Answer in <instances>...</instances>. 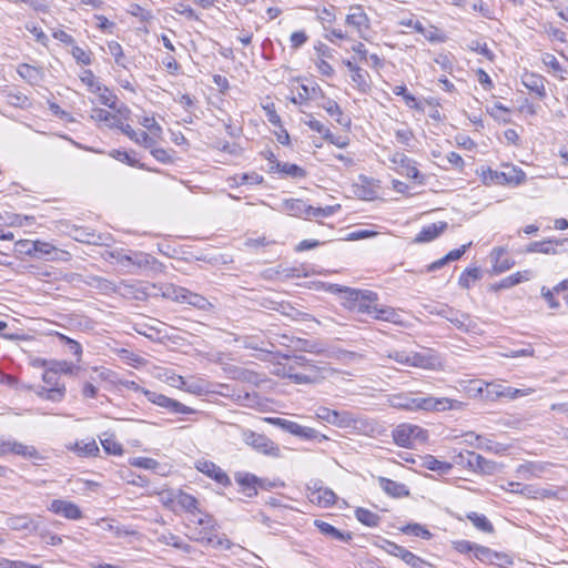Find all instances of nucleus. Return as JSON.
Instances as JSON below:
<instances>
[{
    "instance_id": "nucleus-19",
    "label": "nucleus",
    "mask_w": 568,
    "mask_h": 568,
    "mask_svg": "<svg viewBox=\"0 0 568 568\" xmlns=\"http://www.w3.org/2000/svg\"><path fill=\"white\" fill-rule=\"evenodd\" d=\"M335 121L343 128L349 129L352 124V120L348 115H345L339 104L332 99H327L321 105Z\"/></svg>"
},
{
    "instance_id": "nucleus-24",
    "label": "nucleus",
    "mask_w": 568,
    "mask_h": 568,
    "mask_svg": "<svg viewBox=\"0 0 568 568\" xmlns=\"http://www.w3.org/2000/svg\"><path fill=\"white\" fill-rule=\"evenodd\" d=\"M490 256L493 270L497 274L508 271L514 265V261L506 256V250L503 247L494 248Z\"/></svg>"
},
{
    "instance_id": "nucleus-9",
    "label": "nucleus",
    "mask_w": 568,
    "mask_h": 568,
    "mask_svg": "<svg viewBox=\"0 0 568 568\" xmlns=\"http://www.w3.org/2000/svg\"><path fill=\"white\" fill-rule=\"evenodd\" d=\"M455 463L457 465L468 467L469 469H471L474 471H481V473H486V474L491 473L494 469L493 462L487 460L481 455H479L475 452H471V450H466L465 453H459L455 457Z\"/></svg>"
},
{
    "instance_id": "nucleus-16",
    "label": "nucleus",
    "mask_w": 568,
    "mask_h": 568,
    "mask_svg": "<svg viewBox=\"0 0 568 568\" xmlns=\"http://www.w3.org/2000/svg\"><path fill=\"white\" fill-rule=\"evenodd\" d=\"M6 525L12 530L23 531L26 534H31L36 531L38 528L37 521L29 515H18L8 517L6 520Z\"/></svg>"
},
{
    "instance_id": "nucleus-59",
    "label": "nucleus",
    "mask_w": 568,
    "mask_h": 568,
    "mask_svg": "<svg viewBox=\"0 0 568 568\" xmlns=\"http://www.w3.org/2000/svg\"><path fill=\"white\" fill-rule=\"evenodd\" d=\"M339 209H341L339 204L327 205L325 207L312 206L313 212L311 213V219L312 217H328V216L333 215L335 212H337Z\"/></svg>"
},
{
    "instance_id": "nucleus-62",
    "label": "nucleus",
    "mask_w": 568,
    "mask_h": 568,
    "mask_svg": "<svg viewBox=\"0 0 568 568\" xmlns=\"http://www.w3.org/2000/svg\"><path fill=\"white\" fill-rule=\"evenodd\" d=\"M18 73L26 80L32 81L37 79L39 71L37 68L29 65L27 63H22L17 69Z\"/></svg>"
},
{
    "instance_id": "nucleus-48",
    "label": "nucleus",
    "mask_w": 568,
    "mask_h": 568,
    "mask_svg": "<svg viewBox=\"0 0 568 568\" xmlns=\"http://www.w3.org/2000/svg\"><path fill=\"white\" fill-rule=\"evenodd\" d=\"M501 384L496 382H485L484 399L487 402H496L500 399Z\"/></svg>"
},
{
    "instance_id": "nucleus-49",
    "label": "nucleus",
    "mask_w": 568,
    "mask_h": 568,
    "mask_svg": "<svg viewBox=\"0 0 568 568\" xmlns=\"http://www.w3.org/2000/svg\"><path fill=\"white\" fill-rule=\"evenodd\" d=\"M382 548L389 555L400 558L402 560L408 555L409 550L393 541L384 540Z\"/></svg>"
},
{
    "instance_id": "nucleus-18",
    "label": "nucleus",
    "mask_w": 568,
    "mask_h": 568,
    "mask_svg": "<svg viewBox=\"0 0 568 568\" xmlns=\"http://www.w3.org/2000/svg\"><path fill=\"white\" fill-rule=\"evenodd\" d=\"M545 81L546 79L542 75L536 73H525L521 77V83L525 88L535 93L539 99L546 97Z\"/></svg>"
},
{
    "instance_id": "nucleus-53",
    "label": "nucleus",
    "mask_w": 568,
    "mask_h": 568,
    "mask_svg": "<svg viewBox=\"0 0 568 568\" xmlns=\"http://www.w3.org/2000/svg\"><path fill=\"white\" fill-rule=\"evenodd\" d=\"M99 102L110 109H115V102L118 97L113 94L105 85L101 89L100 93H97Z\"/></svg>"
},
{
    "instance_id": "nucleus-55",
    "label": "nucleus",
    "mask_w": 568,
    "mask_h": 568,
    "mask_svg": "<svg viewBox=\"0 0 568 568\" xmlns=\"http://www.w3.org/2000/svg\"><path fill=\"white\" fill-rule=\"evenodd\" d=\"M57 336L61 342H63L68 346L69 352L75 355L79 361L82 354V346L80 345V343L61 333H57Z\"/></svg>"
},
{
    "instance_id": "nucleus-14",
    "label": "nucleus",
    "mask_w": 568,
    "mask_h": 568,
    "mask_svg": "<svg viewBox=\"0 0 568 568\" xmlns=\"http://www.w3.org/2000/svg\"><path fill=\"white\" fill-rule=\"evenodd\" d=\"M48 509L71 520H77L82 517V511L78 505L63 499H53Z\"/></svg>"
},
{
    "instance_id": "nucleus-35",
    "label": "nucleus",
    "mask_w": 568,
    "mask_h": 568,
    "mask_svg": "<svg viewBox=\"0 0 568 568\" xmlns=\"http://www.w3.org/2000/svg\"><path fill=\"white\" fill-rule=\"evenodd\" d=\"M176 503L189 514V516L193 515L194 511L200 510L197 508V499L190 494L180 491L176 496Z\"/></svg>"
},
{
    "instance_id": "nucleus-41",
    "label": "nucleus",
    "mask_w": 568,
    "mask_h": 568,
    "mask_svg": "<svg viewBox=\"0 0 568 568\" xmlns=\"http://www.w3.org/2000/svg\"><path fill=\"white\" fill-rule=\"evenodd\" d=\"M122 261H128L134 265H138L139 267H146L156 262V260L153 256L145 253H134L133 255H124Z\"/></svg>"
},
{
    "instance_id": "nucleus-36",
    "label": "nucleus",
    "mask_w": 568,
    "mask_h": 568,
    "mask_svg": "<svg viewBox=\"0 0 568 568\" xmlns=\"http://www.w3.org/2000/svg\"><path fill=\"white\" fill-rule=\"evenodd\" d=\"M467 519L471 521V524L480 531L483 532H493L494 527L491 523L488 520V518L483 515L475 511L467 514Z\"/></svg>"
},
{
    "instance_id": "nucleus-2",
    "label": "nucleus",
    "mask_w": 568,
    "mask_h": 568,
    "mask_svg": "<svg viewBox=\"0 0 568 568\" xmlns=\"http://www.w3.org/2000/svg\"><path fill=\"white\" fill-rule=\"evenodd\" d=\"M189 526H193L194 528L193 539L202 545L221 546L226 549L231 547L229 539H221L213 535L216 528V521L210 514L203 513L201 509L194 511L193 515L189 516Z\"/></svg>"
},
{
    "instance_id": "nucleus-50",
    "label": "nucleus",
    "mask_w": 568,
    "mask_h": 568,
    "mask_svg": "<svg viewBox=\"0 0 568 568\" xmlns=\"http://www.w3.org/2000/svg\"><path fill=\"white\" fill-rule=\"evenodd\" d=\"M531 389H520V388H514L510 386H505L501 384L500 388V398H507V399H515L521 396H526L530 394Z\"/></svg>"
},
{
    "instance_id": "nucleus-40",
    "label": "nucleus",
    "mask_w": 568,
    "mask_h": 568,
    "mask_svg": "<svg viewBox=\"0 0 568 568\" xmlns=\"http://www.w3.org/2000/svg\"><path fill=\"white\" fill-rule=\"evenodd\" d=\"M268 420L273 425L278 426L283 430H285L294 436H297V437L300 436L301 430L303 428L302 425H300L295 422L288 420V419H284V418H270Z\"/></svg>"
},
{
    "instance_id": "nucleus-63",
    "label": "nucleus",
    "mask_w": 568,
    "mask_h": 568,
    "mask_svg": "<svg viewBox=\"0 0 568 568\" xmlns=\"http://www.w3.org/2000/svg\"><path fill=\"white\" fill-rule=\"evenodd\" d=\"M524 280H528V277L524 276L520 272H517L515 274H511V275L503 278L499 284V287L509 288V287H513V286L521 283Z\"/></svg>"
},
{
    "instance_id": "nucleus-58",
    "label": "nucleus",
    "mask_w": 568,
    "mask_h": 568,
    "mask_svg": "<svg viewBox=\"0 0 568 568\" xmlns=\"http://www.w3.org/2000/svg\"><path fill=\"white\" fill-rule=\"evenodd\" d=\"M130 465L143 469H155L159 466V463L149 457H134L130 459Z\"/></svg>"
},
{
    "instance_id": "nucleus-34",
    "label": "nucleus",
    "mask_w": 568,
    "mask_h": 568,
    "mask_svg": "<svg viewBox=\"0 0 568 568\" xmlns=\"http://www.w3.org/2000/svg\"><path fill=\"white\" fill-rule=\"evenodd\" d=\"M72 449H74L81 457L97 456L100 452L99 446L94 439L89 442H77Z\"/></svg>"
},
{
    "instance_id": "nucleus-43",
    "label": "nucleus",
    "mask_w": 568,
    "mask_h": 568,
    "mask_svg": "<svg viewBox=\"0 0 568 568\" xmlns=\"http://www.w3.org/2000/svg\"><path fill=\"white\" fill-rule=\"evenodd\" d=\"M480 276L481 272L478 267L466 268L459 276L458 284L464 288H468L470 286V281H477Z\"/></svg>"
},
{
    "instance_id": "nucleus-10",
    "label": "nucleus",
    "mask_w": 568,
    "mask_h": 568,
    "mask_svg": "<svg viewBox=\"0 0 568 568\" xmlns=\"http://www.w3.org/2000/svg\"><path fill=\"white\" fill-rule=\"evenodd\" d=\"M143 394L146 397V399L162 408L168 409L171 413L174 414H192L194 413V409L180 403L179 400H175L173 398H170L163 394H159L149 389H143Z\"/></svg>"
},
{
    "instance_id": "nucleus-45",
    "label": "nucleus",
    "mask_w": 568,
    "mask_h": 568,
    "mask_svg": "<svg viewBox=\"0 0 568 568\" xmlns=\"http://www.w3.org/2000/svg\"><path fill=\"white\" fill-rule=\"evenodd\" d=\"M159 540L165 545H170V546L181 549L183 551H186V552L190 551V545L184 544L182 541V539L174 534L169 532L166 535H162Z\"/></svg>"
},
{
    "instance_id": "nucleus-64",
    "label": "nucleus",
    "mask_w": 568,
    "mask_h": 568,
    "mask_svg": "<svg viewBox=\"0 0 568 568\" xmlns=\"http://www.w3.org/2000/svg\"><path fill=\"white\" fill-rule=\"evenodd\" d=\"M140 123L145 129H148L152 135H160L162 132L161 125L155 121L154 118L144 116Z\"/></svg>"
},
{
    "instance_id": "nucleus-60",
    "label": "nucleus",
    "mask_w": 568,
    "mask_h": 568,
    "mask_svg": "<svg viewBox=\"0 0 568 568\" xmlns=\"http://www.w3.org/2000/svg\"><path fill=\"white\" fill-rule=\"evenodd\" d=\"M298 437H301L303 439H308V440H317L318 443H322L327 439V437L325 435L321 434L320 432H317L314 428L306 427V426H303Z\"/></svg>"
},
{
    "instance_id": "nucleus-5",
    "label": "nucleus",
    "mask_w": 568,
    "mask_h": 568,
    "mask_svg": "<svg viewBox=\"0 0 568 568\" xmlns=\"http://www.w3.org/2000/svg\"><path fill=\"white\" fill-rule=\"evenodd\" d=\"M161 295L168 300L186 303L196 307L197 310H207L211 303L202 295L193 293L185 287L166 284L160 287Z\"/></svg>"
},
{
    "instance_id": "nucleus-57",
    "label": "nucleus",
    "mask_w": 568,
    "mask_h": 568,
    "mask_svg": "<svg viewBox=\"0 0 568 568\" xmlns=\"http://www.w3.org/2000/svg\"><path fill=\"white\" fill-rule=\"evenodd\" d=\"M34 245L37 247H34L32 256L38 258L47 257L51 255L55 250L52 244L45 242L36 241Z\"/></svg>"
},
{
    "instance_id": "nucleus-44",
    "label": "nucleus",
    "mask_w": 568,
    "mask_h": 568,
    "mask_svg": "<svg viewBox=\"0 0 568 568\" xmlns=\"http://www.w3.org/2000/svg\"><path fill=\"white\" fill-rule=\"evenodd\" d=\"M109 53L114 58L115 63L119 67L126 69L125 57L121 44L116 41H110L108 43Z\"/></svg>"
},
{
    "instance_id": "nucleus-20",
    "label": "nucleus",
    "mask_w": 568,
    "mask_h": 568,
    "mask_svg": "<svg viewBox=\"0 0 568 568\" xmlns=\"http://www.w3.org/2000/svg\"><path fill=\"white\" fill-rule=\"evenodd\" d=\"M368 18L361 6L351 7V12L346 16V23L354 27L359 34L363 29L368 28Z\"/></svg>"
},
{
    "instance_id": "nucleus-33",
    "label": "nucleus",
    "mask_w": 568,
    "mask_h": 568,
    "mask_svg": "<svg viewBox=\"0 0 568 568\" xmlns=\"http://www.w3.org/2000/svg\"><path fill=\"white\" fill-rule=\"evenodd\" d=\"M490 173L494 174L497 183L520 184L526 179V175L521 170L517 171L515 169H511V171L509 173H506V172H501V173L490 172Z\"/></svg>"
},
{
    "instance_id": "nucleus-15",
    "label": "nucleus",
    "mask_w": 568,
    "mask_h": 568,
    "mask_svg": "<svg viewBox=\"0 0 568 568\" xmlns=\"http://www.w3.org/2000/svg\"><path fill=\"white\" fill-rule=\"evenodd\" d=\"M282 211L286 212L291 216L304 217L310 220L312 205H308L301 199H288L282 202Z\"/></svg>"
},
{
    "instance_id": "nucleus-26",
    "label": "nucleus",
    "mask_w": 568,
    "mask_h": 568,
    "mask_svg": "<svg viewBox=\"0 0 568 568\" xmlns=\"http://www.w3.org/2000/svg\"><path fill=\"white\" fill-rule=\"evenodd\" d=\"M317 417L336 426H344L348 422L347 413H339L334 409H329L327 407H320L317 409Z\"/></svg>"
},
{
    "instance_id": "nucleus-30",
    "label": "nucleus",
    "mask_w": 568,
    "mask_h": 568,
    "mask_svg": "<svg viewBox=\"0 0 568 568\" xmlns=\"http://www.w3.org/2000/svg\"><path fill=\"white\" fill-rule=\"evenodd\" d=\"M91 118L97 122H104L109 128H116L121 124V118L104 109H92Z\"/></svg>"
},
{
    "instance_id": "nucleus-29",
    "label": "nucleus",
    "mask_w": 568,
    "mask_h": 568,
    "mask_svg": "<svg viewBox=\"0 0 568 568\" xmlns=\"http://www.w3.org/2000/svg\"><path fill=\"white\" fill-rule=\"evenodd\" d=\"M315 526L318 528V530L332 539L341 540V541H349L352 539V535L349 532H343L339 531L337 528H335L333 525L323 521V520H315Z\"/></svg>"
},
{
    "instance_id": "nucleus-42",
    "label": "nucleus",
    "mask_w": 568,
    "mask_h": 568,
    "mask_svg": "<svg viewBox=\"0 0 568 568\" xmlns=\"http://www.w3.org/2000/svg\"><path fill=\"white\" fill-rule=\"evenodd\" d=\"M485 382L481 379H471L468 382L467 386H465V390L467 395L471 398H481L484 399V390Z\"/></svg>"
},
{
    "instance_id": "nucleus-13",
    "label": "nucleus",
    "mask_w": 568,
    "mask_h": 568,
    "mask_svg": "<svg viewBox=\"0 0 568 568\" xmlns=\"http://www.w3.org/2000/svg\"><path fill=\"white\" fill-rule=\"evenodd\" d=\"M196 469L214 479L220 485L229 486L231 484V479L227 474L213 462L204 459L197 460Z\"/></svg>"
},
{
    "instance_id": "nucleus-52",
    "label": "nucleus",
    "mask_w": 568,
    "mask_h": 568,
    "mask_svg": "<svg viewBox=\"0 0 568 568\" xmlns=\"http://www.w3.org/2000/svg\"><path fill=\"white\" fill-rule=\"evenodd\" d=\"M403 561L408 565L410 568H435V566L423 558L416 556L412 551L406 555Z\"/></svg>"
},
{
    "instance_id": "nucleus-7",
    "label": "nucleus",
    "mask_w": 568,
    "mask_h": 568,
    "mask_svg": "<svg viewBox=\"0 0 568 568\" xmlns=\"http://www.w3.org/2000/svg\"><path fill=\"white\" fill-rule=\"evenodd\" d=\"M387 356L398 364L418 368H433L436 363V358L429 352L393 351Z\"/></svg>"
},
{
    "instance_id": "nucleus-8",
    "label": "nucleus",
    "mask_w": 568,
    "mask_h": 568,
    "mask_svg": "<svg viewBox=\"0 0 568 568\" xmlns=\"http://www.w3.org/2000/svg\"><path fill=\"white\" fill-rule=\"evenodd\" d=\"M243 442L255 449L257 453L280 457L281 448L273 440H271L264 434H258L253 430L246 429L242 433Z\"/></svg>"
},
{
    "instance_id": "nucleus-22",
    "label": "nucleus",
    "mask_w": 568,
    "mask_h": 568,
    "mask_svg": "<svg viewBox=\"0 0 568 568\" xmlns=\"http://www.w3.org/2000/svg\"><path fill=\"white\" fill-rule=\"evenodd\" d=\"M448 224L447 222H438L433 223L430 225L424 226L422 231L416 235L414 242L415 243H426L435 240L439 234H442Z\"/></svg>"
},
{
    "instance_id": "nucleus-4",
    "label": "nucleus",
    "mask_w": 568,
    "mask_h": 568,
    "mask_svg": "<svg viewBox=\"0 0 568 568\" xmlns=\"http://www.w3.org/2000/svg\"><path fill=\"white\" fill-rule=\"evenodd\" d=\"M338 291L345 293L348 308L352 312L357 314H365L369 317H373L374 313H376L378 296L375 292L349 287L339 288Z\"/></svg>"
},
{
    "instance_id": "nucleus-25",
    "label": "nucleus",
    "mask_w": 568,
    "mask_h": 568,
    "mask_svg": "<svg viewBox=\"0 0 568 568\" xmlns=\"http://www.w3.org/2000/svg\"><path fill=\"white\" fill-rule=\"evenodd\" d=\"M562 242L558 240H545V241H536L531 242L527 247V253H542V254H558L557 246L560 245Z\"/></svg>"
},
{
    "instance_id": "nucleus-3",
    "label": "nucleus",
    "mask_w": 568,
    "mask_h": 568,
    "mask_svg": "<svg viewBox=\"0 0 568 568\" xmlns=\"http://www.w3.org/2000/svg\"><path fill=\"white\" fill-rule=\"evenodd\" d=\"M324 369L304 356H296L294 364L285 368V375L295 384H318L325 378Z\"/></svg>"
},
{
    "instance_id": "nucleus-17",
    "label": "nucleus",
    "mask_w": 568,
    "mask_h": 568,
    "mask_svg": "<svg viewBox=\"0 0 568 568\" xmlns=\"http://www.w3.org/2000/svg\"><path fill=\"white\" fill-rule=\"evenodd\" d=\"M270 172H278L282 178L304 179L306 176V171L303 168L297 164L281 161H274V165L270 168Z\"/></svg>"
},
{
    "instance_id": "nucleus-6",
    "label": "nucleus",
    "mask_w": 568,
    "mask_h": 568,
    "mask_svg": "<svg viewBox=\"0 0 568 568\" xmlns=\"http://www.w3.org/2000/svg\"><path fill=\"white\" fill-rule=\"evenodd\" d=\"M394 443L404 448H412L416 444L425 443L428 438L427 430L420 426L403 423L396 426L392 433Z\"/></svg>"
},
{
    "instance_id": "nucleus-21",
    "label": "nucleus",
    "mask_w": 568,
    "mask_h": 568,
    "mask_svg": "<svg viewBox=\"0 0 568 568\" xmlns=\"http://www.w3.org/2000/svg\"><path fill=\"white\" fill-rule=\"evenodd\" d=\"M379 487L389 496L395 498L406 497L409 490L406 485L388 479L386 477H378Z\"/></svg>"
},
{
    "instance_id": "nucleus-32",
    "label": "nucleus",
    "mask_w": 568,
    "mask_h": 568,
    "mask_svg": "<svg viewBox=\"0 0 568 568\" xmlns=\"http://www.w3.org/2000/svg\"><path fill=\"white\" fill-rule=\"evenodd\" d=\"M38 396L43 399H47V400L59 403V402L63 400V398L65 396V386L63 384H61V386H55V387H49V388L42 387L38 392Z\"/></svg>"
},
{
    "instance_id": "nucleus-51",
    "label": "nucleus",
    "mask_w": 568,
    "mask_h": 568,
    "mask_svg": "<svg viewBox=\"0 0 568 568\" xmlns=\"http://www.w3.org/2000/svg\"><path fill=\"white\" fill-rule=\"evenodd\" d=\"M308 120L304 123L313 131L322 134L323 139H331L332 132L328 128H326L321 121L314 119L312 115H308Z\"/></svg>"
},
{
    "instance_id": "nucleus-1",
    "label": "nucleus",
    "mask_w": 568,
    "mask_h": 568,
    "mask_svg": "<svg viewBox=\"0 0 568 568\" xmlns=\"http://www.w3.org/2000/svg\"><path fill=\"white\" fill-rule=\"evenodd\" d=\"M390 406L404 410L445 412L460 410L464 403L447 397L414 396L408 393L393 395L389 399Z\"/></svg>"
},
{
    "instance_id": "nucleus-27",
    "label": "nucleus",
    "mask_w": 568,
    "mask_h": 568,
    "mask_svg": "<svg viewBox=\"0 0 568 568\" xmlns=\"http://www.w3.org/2000/svg\"><path fill=\"white\" fill-rule=\"evenodd\" d=\"M11 454L20 456L26 459L41 460L43 457L39 450L32 445H26L23 443L13 439L11 445Z\"/></svg>"
},
{
    "instance_id": "nucleus-39",
    "label": "nucleus",
    "mask_w": 568,
    "mask_h": 568,
    "mask_svg": "<svg viewBox=\"0 0 568 568\" xmlns=\"http://www.w3.org/2000/svg\"><path fill=\"white\" fill-rule=\"evenodd\" d=\"M367 78L368 72L363 70L362 68L354 70V72L351 75L354 87L363 93L367 92L371 88Z\"/></svg>"
},
{
    "instance_id": "nucleus-61",
    "label": "nucleus",
    "mask_w": 568,
    "mask_h": 568,
    "mask_svg": "<svg viewBox=\"0 0 568 568\" xmlns=\"http://www.w3.org/2000/svg\"><path fill=\"white\" fill-rule=\"evenodd\" d=\"M72 57L75 59L78 63L84 65L91 64V53L78 45L72 47Z\"/></svg>"
},
{
    "instance_id": "nucleus-11",
    "label": "nucleus",
    "mask_w": 568,
    "mask_h": 568,
    "mask_svg": "<svg viewBox=\"0 0 568 568\" xmlns=\"http://www.w3.org/2000/svg\"><path fill=\"white\" fill-rule=\"evenodd\" d=\"M389 160L392 163H394L400 168L402 174L417 181L418 183L424 182V176L420 174L418 169L415 166V162L412 159H409L408 156H406L404 153L395 152L390 156Z\"/></svg>"
},
{
    "instance_id": "nucleus-23",
    "label": "nucleus",
    "mask_w": 568,
    "mask_h": 568,
    "mask_svg": "<svg viewBox=\"0 0 568 568\" xmlns=\"http://www.w3.org/2000/svg\"><path fill=\"white\" fill-rule=\"evenodd\" d=\"M308 499L313 504H317L322 507H329L333 504H335L336 495L333 490H331L328 488L320 487V488L312 489L310 491Z\"/></svg>"
},
{
    "instance_id": "nucleus-37",
    "label": "nucleus",
    "mask_w": 568,
    "mask_h": 568,
    "mask_svg": "<svg viewBox=\"0 0 568 568\" xmlns=\"http://www.w3.org/2000/svg\"><path fill=\"white\" fill-rule=\"evenodd\" d=\"M356 519L367 527H376L381 521V517L366 508H357L355 511Z\"/></svg>"
},
{
    "instance_id": "nucleus-28",
    "label": "nucleus",
    "mask_w": 568,
    "mask_h": 568,
    "mask_svg": "<svg viewBox=\"0 0 568 568\" xmlns=\"http://www.w3.org/2000/svg\"><path fill=\"white\" fill-rule=\"evenodd\" d=\"M449 322L464 333H476L477 331V324L470 320L469 315L459 311L449 317Z\"/></svg>"
},
{
    "instance_id": "nucleus-56",
    "label": "nucleus",
    "mask_w": 568,
    "mask_h": 568,
    "mask_svg": "<svg viewBox=\"0 0 568 568\" xmlns=\"http://www.w3.org/2000/svg\"><path fill=\"white\" fill-rule=\"evenodd\" d=\"M474 556L483 562H491L496 557V554L488 547L476 545L474 548Z\"/></svg>"
},
{
    "instance_id": "nucleus-38",
    "label": "nucleus",
    "mask_w": 568,
    "mask_h": 568,
    "mask_svg": "<svg viewBox=\"0 0 568 568\" xmlns=\"http://www.w3.org/2000/svg\"><path fill=\"white\" fill-rule=\"evenodd\" d=\"M372 318L379 320V321H386V322H390V323H397L399 315L393 307L383 306L377 303L376 313H374Z\"/></svg>"
},
{
    "instance_id": "nucleus-47",
    "label": "nucleus",
    "mask_w": 568,
    "mask_h": 568,
    "mask_svg": "<svg viewBox=\"0 0 568 568\" xmlns=\"http://www.w3.org/2000/svg\"><path fill=\"white\" fill-rule=\"evenodd\" d=\"M110 156L130 166L144 169V165L140 164L139 161L133 159L126 151L112 150Z\"/></svg>"
},
{
    "instance_id": "nucleus-12",
    "label": "nucleus",
    "mask_w": 568,
    "mask_h": 568,
    "mask_svg": "<svg viewBox=\"0 0 568 568\" xmlns=\"http://www.w3.org/2000/svg\"><path fill=\"white\" fill-rule=\"evenodd\" d=\"M235 481L241 486L242 493L248 498L257 495V488H264V479L250 473H237Z\"/></svg>"
},
{
    "instance_id": "nucleus-46",
    "label": "nucleus",
    "mask_w": 568,
    "mask_h": 568,
    "mask_svg": "<svg viewBox=\"0 0 568 568\" xmlns=\"http://www.w3.org/2000/svg\"><path fill=\"white\" fill-rule=\"evenodd\" d=\"M402 531L406 535H413L423 539H429L432 537L430 531L419 524H408L402 528Z\"/></svg>"
},
{
    "instance_id": "nucleus-54",
    "label": "nucleus",
    "mask_w": 568,
    "mask_h": 568,
    "mask_svg": "<svg viewBox=\"0 0 568 568\" xmlns=\"http://www.w3.org/2000/svg\"><path fill=\"white\" fill-rule=\"evenodd\" d=\"M101 444L106 454L110 455H122L123 448L113 437L101 439Z\"/></svg>"
},
{
    "instance_id": "nucleus-31",
    "label": "nucleus",
    "mask_w": 568,
    "mask_h": 568,
    "mask_svg": "<svg viewBox=\"0 0 568 568\" xmlns=\"http://www.w3.org/2000/svg\"><path fill=\"white\" fill-rule=\"evenodd\" d=\"M423 466L426 469L437 471L439 474H448L453 468V465L450 463L438 460L433 455H427L424 457Z\"/></svg>"
}]
</instances>
